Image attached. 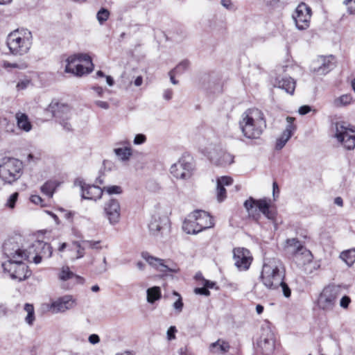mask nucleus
Wrapping results in <instances>:
<instances>
[{
	"label": "nucleus",
	"instance_id": "obj_17",
	"mask_svg": "<svg viewBox=\"0 0 355 355\" xmlns=\"http://www.w3.org/2000/svg\"><path fill=\"white\" fill-rule=\"evenodd\" d=\"M76 185L80 187L81 189V196L86 200H92L96 201L101 198L103 190L95 185L87 184L83 180H76Z\"/></svg>",
	"mask_w": 355,
	"mask_h": 355
},
{
	"label": "nucleus",
	"instance_id": "obj_37",
	"mask_svg": "<svg viewBox=\"0 0 355 355\" xmlns=\"http://www.w3.org/2000/svg\"><path fill=\"white\" fill-rule=\"evenodd\" d=\"M82 243L79 241H73L72 243V249L76 250V259H80L85 255V247L83 246Z\"/></svg>",
	"mask_w": 355,
	"mask_h": 355
},
{
	"label": "nucleus",
	"instance_id": "obj_5",
	"mask_svg": "<svg viewBox=\"0 0 355 355\" xmlns=\"http://www.w3.org/2000/svg\"><path fill=\"white\" fill-rule=\"evenodd\" d=\"M64 71L71 73L77 76H82L93 70L91 58L86 54L74 55L66 60Z\"/></svg>",
	"mask_w": 355,
	"mask_h": 355
},
{
	"label": "nucleus",
	"instance_id": "obj_11",
	"mask_svg": "<svg viewBox=\"0 0 355 355\" xmlns=\"http://www.w3.org/2000/svg\"><path fill=\"white\" fill-rule=\"evenodd\" d=\"M193 171L194 165L192 159L186 156L180 158L170 168V172L173 177L179 180L189 179L192 176Z\"/></svg>",
	"mask_w": 355,
	"mask_h": 355
},
{
	"label": "nucleus",
	"instance_id": "obj_14",
	"mask_svg": "<svg viewBox=\"0 0 355 355\" xmlns=\"http://www.w3.org/2000/svg\"><path fill=\"white\" fill-rule=\"evenodd\" d=\"M257 345L264 355H270L273 353L275 347V336L269 328L262 329Z\"/></svg>",
	"mask_w": 355,
	"mask_h": 355
},
{
	"label": "nucleus",
	"instance_id": "obj_45",
	"mask_svg": "<svg viewBox=\"0 0 355 355\" xmlns=\"http://www.w3.org/2000/svg\"><path fill=\"white\" fill-rule=\"evenodd\" d=\"M226 189L223 187L216 185V198L218 202H222L226 198Z\"/></svg>",
	"mask_w": 355,
	"mask_h": 355
},
{
	"label": "nucleus",
	"instance_id": "obj_20",
	"mask_svg": "<svg viewBox=\"0 0 355 355\" xmlns=\"http://www.w3.org/2000/svg\"><path fill=\"white\" fill-rule=\"evenodd\" d=\"M286 121L288 122V124L285 128V130L283 131L282 135L277 139L276 144H275V149L277 150H279L282 149L288 141L291 139V137L293 136L296 127L293 123L294 121V118L292 117H287Z\"/></svg>",
	"mask_w": 355,
	"mask_h": 355
},
{
	"label": "nucleus",
	"instance_id": "obj_64",
	"mask_svg": "<svg viewBox=\"0 0 355 355\" xmlns=\"http://www.w3.org/2000/svg\"><path fill=\"white\" fill-rule=\"evenodd\" d=\"M107 270V267L105 265H101L98 268H96L95 272L96 274H102Z\"/></svg>",
	"mask_w": 355,
	"mask_h": 355
},
{
	"label": "nucleus",
	"instance_id": "obj_41",
	"mask_svg": "<svg viewBox=\"0 0 355 355\" xmlns=\"http://www.w3.org/2000/svg\"><path fill=\"white\" fill-rule=\"evenodd\" d=\"M110 16L109 11L105 8H101L96 15V18L98 22L102 24L107 20Z\"/></svg>",
	"mask_w": 355,
	"mask_h": 355
},
{
	"label": "nucleus",
	"instance_id": "obj_46",
	"mask_svg": "<svg viewBox=\"0 0 355 355\" xmlns=\"http://www.w3.org/2000/svg\"><path fill=\"white\" fill-rule=\"evenodd\" d=\"M232 179L229 176H223L217 180V186L223 187L232 184Z\"/></svg>",
	"mask_w": 355,
	"mask_h": 355
},
{
	"label": "nucleus",
	"instance_id": "obj_60",
	"mask_svg": "<svg viewBox=\"0 0 355 355\" xmlns=\"http://www.w3.org/2000/svg\"><path fill=\"white\" fill-rule=\"evenodd\" d=\"M95 104L102 108V109H104V110H107L109 109L110 107V105L108 104V103H107L106 101H95Z\"/></svg>",
	"mask_w": 355,
	"mask_h": 355
},
{
	"label": "nucleus",
	"instance_id": "obj_38",
	"mask_svg": "<svg viewBox=\"0 0 355 355\" xmlns=\"http://www.w3.org/2000/svg\"><path fill=\"white\" fill-rule=\"evenodd\" d=\"M103 191L106 192L109 195L113 194H121L123 192V189L120 186L118 185H109L104 187L103 189Z\"/></svg>",
	"mask_w": 355,
	"mask_h": 355
},
{
	"label": "nucleus",
	"instance_id": "obj_15",
	"mask_svg": "<svg viewBox=\"0 0 355 355\" xmlns=\"http://www.w3.org/2000/svg\"><path fill=\"white\" fill-rule=\"evenodd\" d=\"M104 213L106 218L112 225L119 223L121 218V205L118 200L111 198L104 205Z\"/></svg>",
	"mask_w": 355,
	"mask_h": 355
},
{
	"label": "nucleus",
	"instance_id": "obj_22",
	"mask_svg": "<svg viewBox=\"0 0 355 355\" xmlns=\"http://www.w3.org/2000/svg\"><path fill=\"white\" fill-rule=\"evenodd\" d=\"M191 218L196 220L201 231L210 228L214 222L210 215L202 210H196L191 213Z\"/></svg>",
	"mask_w": 355,
	"mask_h": 355
},
{
	"label": "nucleus",
	"instance_id": "obj_23",
	"mask_svg": "<svg viewBox=\"0 0 355 355\" xmlns=\"http://www.w3.org/2000/svg\"><path fill=\"white\" fill-rule=\"evenodd\" d=\"M211 160L213 163L219 166H226L234 162V156L222 150H216L211 154Z\"/></svg>",
	"mask_w": 355,
	"mask_h": 355
},
{
	"label": "nucleus",
	"instance_id": "obj_34",
	"mask_svg": "<svg viewBox=\"0 0 355 355\" xmlns=\"http://www.w3.org/2000/svg\"><path fill=\"white\" fill-rule=\"evenodd\" d=\"M58 187V184L53 181L46 182L41 188L42 192L51 198Z\"/></svg>",
	"mask_w": 355,
	"mask_h": 355
},
{
	"label": "nucleus",
	"instance_id": "obj_19",
	"mask_svg": "<svg viewBox=\"0 0 355 355\" xmlns=\"http://www.w3.org/2000/svg\"><path fill=\"white\" fill-rule=\"evenodd\" d=\"M75 300L71 295H64L53 301L50 306L53 313H63L74 307Z\"/></svg>",
	"mask_w": 355,
	"mask_h": 355
},
{
	"label": "nucleus",
	"instance_id": "obj_54",
	"mask_svg": "<svg viewBox=\"0 0 355 355\" xmlns=\"http://www.w3.org/2000/svg\"><path fill=\"white\" fill-rule=\"evenodd\" d=\"M177 332L176 327L171 326L169 327L166 332L167 339L168 340H174L175 338V333Z\"/></svg>",
	"mask_w": 355,
	"mask_h": 355
},
{
	"label": "nucleus",
	"instance_id": "obj_61",
	"mask_svg": "<svg viewBox=\"0 0 355 355\" xmlns=\"http://www.w3.org/2000/svg\"><path fill=\"white\" fill-rule=\"evenodd\" d=\"M220 4L226 9L231 10L233 7L231 0H221Z\"/></svg>",
	"mask_w": 355,
	"mask_h": 355
},
{
	"label": "nucleus",
	"instance_id": "obj_4",
	"mask_svg": "<svg viewBox=\"0 0 355 355\" xmlns=\"http://www.w3.org/2000/svg\"><path fill=\"white\" fill-rule=\"evenodd\" d=\"M33 35L26 28L17 29L8 34L6 44L10 52L14 55H24L28 53L32 46Z\"/></svg>",
	"mask_w": 355,
	"mask_h": 355
},
{
	"label": "nucleus",
	"instance_id": "obj_55",
	"mask_svg": "<svg viewBox=\"0 0 355 355\" xmlns=\"http://www.w3.org/2000/svg\"><path fill=\"white\" fill-rule=\"evenodd\" d=\"M194 293L197 295H202L205 296H209L210 295L209 291L207 289L205 286L202 288H196L194 289Z\"/></svg>",
	"mask_w": 355,
	"mask_h": 355
},
{
	"label": "nucleus",
	"instance_id": "obj_49",
	"mask_svg": "<svg viewBox=\"0 0 355 355\" xmlns=\"http://www.w3.org/2000/svg\"><path fill=\"white\" fill-rule=\"evenodd\" d=\"M196 279H202V284L203 285V286H205L207 289L208 288H213L214 286H215V282H211L209 280H207V279H205L202 277V275H196Z\"/></svg>",
	"mask_w": 355,
	"mask_h": 355
},
{
	"label": "nucleus",
	"instance_id": "obj_32",
	"mask_svg": "<svg viewBox=\"0 0 355 355\" xmlns=\"http://www.w3.org/2000/svg\"><path fill=\"white\" fill-rule=\"evenodd\" d=\"M340 258L349 266L355 262V248L342 252Z\"/></svg>",
	"mask_w": 355,
	"mask_h": 355
},
{
	"label": "nucleus",
	"instance_id": "obj_27",
	"mask_svg": "<svg viewBox=\"0 0 355 355\" xmlns=\"http://www.w3.org/2000/svg\"><path fill=\"white\" fill-rule=\"evenodd\" d=\"M230 344L221 339H218L209 346L210 351L214 354H225L230 350Z\"/></svg>",
	"mask_w": 355,
	"mask_h": 355
},
{
	"label": "nucleus",
	"instance_id": "obj_18",
	"mask_svg": "<svg viewBox=\"0 0 355 355\" xmlns=\"http://www.w3.org/2000/svg\"><path fill=\"white\" fill-rule=\"evenodd\" d=\"M286 245L293 248V252L295 254V259L300 261L304 259L302 263L306 264L310 263L312 260V254L309 250L303 249V246L300 241L297 239H289L286 240Z\"/></svg>",
	"mask_w": 355,
	"mask_h": 355
},
{
	"label": "nucleus",
	"instance_id": "obj_39",
	"mask_svg": "<svg viewBox=\"0 0 355 355\" xmlns=\"http://www.w3.org/2000/svg\"><path fill=\"white\" fill-rule=\"evenodd\" d=\"M173 295H175L178 297L176 301L173 304V307L176 311V312L178 313H180L182 312L183 306H184L182 297L176 291H173Z\"/></svg>",
	"mask_w": 355,
	"mask_h": 355
},
{
	"label": "nucleus",
	"instance_id": "obj_42",
	"mask_svg": "<svg viewBox=\"0 0 355 355\" xmlns=\"http://www.w3.org/2000/svg\"><path fill=\"white\" fill-rule=\"evenodd\" d=\"M189 62L187 60L180 62L173 70L175 71L176 73H182L185 71L189 67Z\"/></svg>",
	"mask_w": 355,
	"mask_h": 355
},
{
	"label": "nucleus",
	"instance_id": "obj_31",
	"mask_svg": "<svg viewBox=\"0 0 355 355\" xmlns=\"http://www.w3.org/2000/svg\"><path fill=\"white\" fill-rule=\"evenodd\" d=\"M114 152L117 157L122 162L129 160L132 154L130 147L114 148Z\"/></svg>",
	"mask_w": 355,
	"mask_h": 355
},
{
	"label": "nucleus",
	"instance_id": "obj_21",
	"mask_svg": "<svg viewBox=\"0 0 355 355\" xmlns=\"http://www.w3.org/2000/svg\"><path fill=\"white\" fill-rule=\"evenodd\" d=\"M144 259L152 267L155 268L157 270L162 272L166 273L168 272H175L176 270L170 268L167 264L168 261L157 258L150 255L148 252H143L141 254Z\"/></svg>",
	"mask_w": 355,
	"mask_h": 355
},
{
	"label": "nucleus",
	"instance_id": "obj_30",
	"mask_svg": "<svg viewBox=\"0 0 355 355\" xmlns=\"http://www.w3.org/2000/svg\"><path fill=\"white\" fill-rule=\"evenodd\" d=\"M147 301L153 304L155 301L159 300L162 297L161 288L159 286L149 288L146 291Z\"/></svg>",
	"mask_w": 355,
	"mask_h": 355
},
{
	"label": "nucleus",
	"instance_id": "obj_62",
	"mask_svg": "<svg viewBox=\"0 0 355 355\" xmlns=\"http://www.w3.org/2000/svg\"><path fill=\"white\" fill-rule=\"evenodd\" d=\"M173 94V91L170 89H167L164 90L163 96H164V99H166V101H169L172 98Z\"/></svg>",
	"mask_w": 355,
	"mask_h": 355
},
{
	"label": "nucleus",
	"instance_id": "obj_58",
	"mask_svg": "<svg viewBox=\"0 0 355 355\" xmlns=\"http://www.w3.org/2000/svg\"><path fill=\"white\" fill-rule=\"evenodd\" d=\"M89 342L92 344L95 345L100 342V338L97 334H92L89 336Z\"/></svg>",
	"mask_w": 355,
	"mask_h": 355
},
{
	"label": "nucleus",
	"instance_id": "obj_9",
	"mask_svg": "<svg viewBox=\"0 0 355 355\" xmlns=\"http://www.w3.org/2000/svg\"><path fill=\"white\" fill-rule=\"evenodd\" d=\"M171 226L168 216L160 211H155L151 214L148 223V230L150 235L154 237H162L169 232Z\"/></svg>",
	"mask_w": 355,
	"mask_h": 355
},
{
	"label": "nucleus",
	"instance_id": "obj_63",
	"mask_svg": "<svg viewBox=\"0 0 355 355\" xmlns=\"http://www.w3.org/2000/svg\"><path fill=\"white\" fill-rule=\"evenodd\" d=\"M31 201L36 205H40L42 202V199L40 196L37 195H32L31 196Z\"/></svg>",
	"mask_w": 355,
	"mask_h": 355
},
{
	"label": "nucleus",
	"instance_id": "obj_12",
	"mask_svg": "<svg viewBox=\"0 0 355 355\" xmlns=\"http://www.w3.org/2000/svg\"><path fill=\"white\" fill-rule=\"evenodd\" d=\"M311 17V9L305 3H300L293 15L296 28L298 30H306L309 27Z\"/></svg>",
	"mask_w": 355,
	"mask_h": 355
},
{
	"label": "nucleus",
	"instance_id": "obj_2",
	"mask_svg": "<svg viewBox=\"0 0 355 355\" xmlns=\"http://www.w3.org/2000/svg\"><path fill=\"white\" fill-rule=\"evenodd\" d=\"M239 125L245 138L257 139L266 128V121L262 111L253 107L242 114Z\"/></svg>",
	"mask_w": 355,
	"mask_h": 355
},
{
	"label": "nucleus",
	"instance_id": "obj_51",
	"mask_svg": "<svg viewBox=\"0 0 355 355\" xmlns=\"http://www.w3.org/2000/svg\"><path fill=\"white\" fill-rule=\"evenodd\" d=\"M83 244L86 245L88 248L91 249L99 250L101 247L99 245L100 241H83Z\"/></svg>",
	"mask_w": 355,
	"mask_h": 355
},
{
	"label": "nucleus",
	"instance_id": "obj_8",
	"mask_svg": "<svg viewBox=\"0 0 355 355\" xmlns=\"http://www.w3.org/2000/svg\"><path fill=\"white\" fill-rule=\"evenodd\" d=\"M334 137L343 147L352 150L355 148V128L343 121L334 124Z\"/></svg>",
	"mask_w": 355,
	"mask_h": 355
},
{
	"label": "nucleus",
	"instance_id": "obj_7",
	"mask_svg": "<svg viewBox=\"0 0 355 355\" xmlns=\"http://www.w3.org/2000/svg\"><path fill=\"white\" fill-rule=\"evenodd\" d=\"M341 294V288L336 285L324 287L317 299L318 309L325 313L331 312L335 308L337 299Z\"/></svg>",
	"mask_w": 355,
	"mask_h": 355
},
{
	"label": "nucleus",
	"instance_id": "obj_44",
	"mask_svg": "<svg viewBox=\"0 0 355 355\" xmlns=\"http://www.w3.org/2000/svg\"><path fill=\"white\" fill-rule=\"evenodd\" d=\"M343 4L347 6V11L349 15H355V0H344Z\"/></svg>",
	"mask_w": 355,
	"mask_h": 355
},
{
	"label": "nucleus",
	"instance_id": "obj_33",
	"mask_svg": "<svg viewBox=\"0 0 355 355\" xmlns=\"http://www.w3.org/2000/svg\"><path fill=\"white\" fill-rule=\"evenodd\" d=\"M24 311L27 315L25 317V322L28 325H32L35 320L34 307L32 304L26 303L24 305Z\"/></svg>",
	"mask_w": 355,
	"mask_h": 355
},
{
	"label": "nucleus",
	"instance_id": "obj_43",
	"mask_svg": "<svg viewBox=\"0 0 355 355\" xmlns=\"http://www.w3.org/2000/svg\"><path fill=\"white\" fill-rule=\"evenodd\" d=\"M73 273L70 271L69 267H63L59 274V278L61 280L66 281L73 276Z\"/></svg>",
	"mask_w": 355,
	"mask_h": 355
},
{
	"label": "nucleus",
	"instance_id": "obj_26",
	"mask_svg": "<svg viewBox=\"0 0 355 355\" xmlns=\"http://www.w3.org/2000/svg\"><path fill=\"white\" fill-rule=\"evenodd\" d=\"M182 229L187 234H195L201 232L196 220L191 218V214L184 221Z\"/></svg>",
	"mask_w": 355,
	"mask_h": 355
},
{
	"label": "nucleus",
	"instance_id": "obj_53",
	"mask_svg": "<svg viewBox=\"0 0 355 355\" xmlns=\"http://www.w3.org/2000/svg\"><path fill=\"white\" fill-rule=\"evenodd\" d=\"M31 83V81L28 79H24V80H20L17 84V90H23V89H25L28 87V86L30 85Z\"/></svg>",
	"mask_w": 355,
	"mask_h": 355
},
{
	"label": "nucleus",
	"instance_id": "obj_28",
	"mask_svg": "<svg viewBox=\"0 0 355 355\" xmlns=\"http://www.w3.org/2000/svg\"><path fill=\"white\" fill-rule=\"evenodd\" d=\"M17 126L19 129L29 132L32 128V125L29 121L28 116L21 112H17L15 115Z\"/></svg>",
	"mask_w": 355,
	"mask_h": 355
},
{
	"label": "nucleus",
	"instance_id": "obj_24",
	"mask_svg": "<svg viewBox=\"0 0 355 355\" xmlns=\"http://www.w3.org/2000/svg\"><path fill=\"white\" fill-rule=\"evenodd\" d=\"M275 86L285 90L289 94H293L295 89V81L291 77L277 78Z\"/></svg>",
	"mask_w": 355,
	"mask_h": 355
},
{
	"label": "nucleus",
	"instance_id": "obj_36",
	"mask_svg": "<svg viewBox=\"0 0 355 355\" xmlns=\"http://www.w3.org/2000/svg\"><path fill=\"white\" fill-rule=\"evenodd\" d=\"M3 67L5 69H25L27 68L28 64L24 62L20 61L19 62H4L3 64Z\"/></svg>",
	"mask_w": 355,
	"mask_h": 355
},
{
	"label": "nucleus",
	"instance_id": "obj_40",
	"mask_svg": "<svg viewBox=\"0 0 355 355\" xmlns=\"http://www.w3.org/2000/svg\"><path fill=\"white\" fill-rule=\"evenodd\" d=\"M19 197V193L15 192L12 193L6 200L5 206L10 209H13Z\"/></svg>",
	"mask_w": 355,
	"mask_h": 355
},
{
	"label": "nucleus",
	"instance_id": "obj_29",
	"mask_svg": "<svg viewBox=\"0 0 355 355\" xmlns=\"http://www.w3.org/2000/svg\"><path fill=\"white\" fill-rule=\"evenodd\" d=\"M353 102V97L349 94L341 95L333 101V105L336 107H341L350 105Z\"/></svg>",
	"mask_w": 355,
	"mask_h": 355
},
{
	"label": "nucleus",
	"instance_id": "obj_47",
	"mask_svg": "<svg viewBox=\"0 0 355 355\" xmlns=\"http://www.w3.org/2000/svg\"><path fill=\"white\" fill-rule=\"evenodd\" d=\"M244 207L248 211H250L254 207L257 208V200H254L252 198H250L244 202Z\"/></svg>",
	"mask_w": 355,
	"mask_h": 355
},
{
	"label": "nucleus",
	"instance_id": "obj_6",
	"mask_svg": "<svg viewBox=\"0 0 355 355\" xmlns=\"http://www.w3.org/2000/svg\"><path fill=\"white\" fill-rule=\"evenodd\" d=\"M23 163L15 158L5 157L0 164V178L5 183L12 184L22 175Z\"/></svg>",
	"mask_w": 355,
	"mask_h": 355
},
{
	"label": "nucleus",
	"instance_id": "obj_57",
	"mask_svg": "<svg viewBox=\"0 0 355 355\" xmlns=\"http://www.w3.org/2000/svg\"><path fill=\"white\" fill-rule=\"evenodd\" d=\"M311 110L309 105H302L299 108L298 112L301 115H304L309 113Z\"/></svg>",
	"mask_w": 355,
	"mask_h": 355
},
{
	"label": "nucleus",
	"instance_id": "obj_16",
	"mask_svg": "<svg viewBox=\"0 0 355 355\" xmlns=\"http://www.w3.org/2000/svg\"><path fill=\"white\" fill-rule=\"evenodd\" d=\"M334 56H320L315 60L311 67V71L317 75H325L334 67Z\"/></svg>",
	"mask_w": 355,
	"mask_h": 355
},
{
	"label": "nucleus",
	"instance_id": "obj_25",
	"mask_svg": "<svg viewBox=\"0 0 355 355\" xmlns=\"http://www.w3.org/2000/svg\"><path fill=\"white\" fill-rule=\"evenodd\" d=\"M257 208L269 220H272L275 218L276 211L270 207V200H258Z\"/></svg>",
	"mask_w": 355,
	"mask_h": 355
},
{
	"label": "nucleus",
	"instance_id": "obj_1",
	"mask_svg": "<svg viewBox=\"0 0 355 355\" xmlns=\"http://www.w3.org/2000/svg\"><path fill=\"white\" fill-rule=\"evenodd\" d=\"M4 254L8 260L2 263L5 272L12 279L23 281L31 275V272L24 260L30 257L31 252L22 250L13 239H8L3 245Z\"/></svg>",
	"mask_w": 355,
	"mask_h": 355
},
{
	"label": "nucleus",
	"instance_id": "obj_10",
	"mask_svg": "<svg viewBox=\"0 0 355 355\" xmlns=\"http://www.w3.org/2000/svg\"><path fill=\"white\" fill-rule=\"evenodd\" d=\"M48 111L58 120L64 130L68 132L72 130V125L69 121L71 116V110L68 105L52 101L48 107Z\"/></svg>",
	"mask_w": 355,
	"mask_h": 355
},
{
	"label": "nucleus",
	"instance_id": "obj_35",
	"mask_svg": "<svg viewBox=\"0 0 355 355\" xmlns=\"http://www.w3.org/2000/svg\"><path fill=\"white\" fill-rule=\"evenodd\" d=\"M37 246V248H41L42 252L41 254L42 256H45L46 257H50L52 254V248L50 244L46 243H42L40 241H37L36 244L33 245V247Z\"/></svg>",
	"mask_w": 355,
	"mask_h": 355
},
{
	"label": "nucleus",
	"instance_id": "obj_52",
	"mask_svg": "<svg viewBox=\"0 0 355 355\" xmlns=\"http://www.w3.org/2000/svg\"><path fill=\"white\" fill-rule=\"evenodd\" d=\"M253 292L254 293L259 297H263L264 296H266L267 294L266 293V292L261 288V286L256 284L254 287H253Z\"/></svg>",
	"mask_w": 355,
	"mask_h": 355
},
{
	"label": "nucleus",
	"instance_id": "obj_13",
	"mask_svg": "<svg viewBox=\"0 0 355 355\" xmlns=\"http://www.w3.org/2000/svg\"><path fill=\"white\" fill-rule=\"evenodd\" d=\"M233 259L239 270L245 271L249 269L253 258L248 249L236 248L233 250Z\"/></svg>",
	"mask_w": 355,
	"mask_h": 355
},
{
	"label": "nucleus",
	"instance_id": "obj_50",
	"mask_svg": "<svg viewBox=\"0 0 355 355\" xmlns=\"http://www.w3.org/2000/svg\"><path fill=\"white\" fill-rule=\"evenodd\" d=\"M279 287H281L282 293L286 297H289L291 295V291L286 283L282 280V283L279 284Z\"/></svg>",
	"mask_w": 355,
	"mask_h": 355
},
{
	"label": "nucleus",
	"instance_id": "obj_56",
	"mask_svg": "<svg viewBox=\"0 0 355 355\" xmlns=\"http://www.w3.org/2000/svg\"><path fill=\"white\" fill-rule=\"evenodd\" d=\"M351 302L349 297L345 295L340 300V306L342 308L347 309Z\"/></svg>",
	"mask_w": 355,
	"mask_h": 355
},
{
	"label": "nucleus",
	"instance_id": "obj_3",
	"mask_svg": "<svg viewBox=\"0 0 355 355\" xmlns=\"http://www.w3.org/2000/svg\"><path fill=\"white\" fill-rule=\"evenodd\" d=\"M284 277L285 267L281 260L277 258L264 260L259 280L267 290L278 289Z\"/></svg>",
	"mask_w": 355,
	"mask_h": 355
},
{
	"label": "nucleus",
	"instance_id": "obj_59",
	"mask_svg": "<svg viewBox=\"0 0 355 355\" xmlns=\"http://www.w3.org/2000/svg\"><path fill=\"white\" fill-rule=\"evenodd\" d=\"M8 309L6 304L0 303V318L6 316L8 313Z\"/></svg>",
	"mask_w": 355,
	"mask_h": 355
},
{
	"label": "nucleus",
	"instance_id": "obj_48",
	"mask_svg": "<svg viewBox=\"0 0 355 355\" xmlns=\"http://www.w3.org/2000/svg\"><path fill=\"white\" fill-rule=\"evenodd\" d=\"M146 137L145 135L144 134H137L135 135V138H134V140H133V144L135 145H141L143 144H144L146 141Z\"/></svg>",
	"mask_w": 355,
	"mask_h": 355
}]
</instances>
